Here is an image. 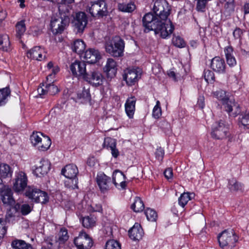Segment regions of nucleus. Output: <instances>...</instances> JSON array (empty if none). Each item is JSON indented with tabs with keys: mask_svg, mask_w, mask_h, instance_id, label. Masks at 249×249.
I'll return each mask as SVG.
<instances>
[{
	"mask_svg": "<svg viewBox=\"0 0 249 249\" xmlns=\"http://www.w3.org/2000/svg\"><path fill=\"white\" fill-rule=\"evenodd\" d=\"M143 24L144 27L149 30H154L157 34H160L163 38H166L169 36L173 32L168 31L163 21L161 19H158V16H155L151 13L146 14L142 18Z\"/></svg>",
	"mask_w": 249,
	"mask_h": 249,
	"instance_id": "nucleus-1",
	"label": "nucleus"
},
{
	"mask_svg": "<svg viewBox=\"0 0 249 249\" xmlns=\"http://www.w3.org/2000/svg\"><path fill=\"white\" fill-rule=\"evenodd\" d=\"M153 10L158 19H161V21L165 25H167V28H169L168 31L173 32L174 27L172 24L170 19L168 18L170 15L171 7L168 3L165 0H156L153 7Z\"/></svg>",
	"mask_w": 249,
	"mask_h": 249,
	"instance_id": "nucleus-2",
	"label": "nucleus"
},
{
	"mask_svg": "<svg viewBox=\"0 0 249 249\" xmlns=\"http://www.w3.org/2000/svg\"><path fill=\"white\" fill-rule=\"evenodd\" d=\"M213 94L214 97L222 102L225 111L230 116L235 117L240 114L241 109L239 105L234 100H230L225 91L220 89L213 92Z\"/></svg>",
	"mask_w": 249,
	"mask_h": 249,
	"instance_id": "nucleus-3",
	"label": "nucleus"
},
{
	"mask_svg": "<svg viewBox=\"0 0 249 249\" xmlns=\"http://www.w3.org/2000/svg\"><path fill=\"white\" fill-rule=\"evenodd\" d=\"M125 42L119 36H115L105 42L106 52L114 57H120L124 55Z\"/></svg>",
	"mask_w": 249,
	"mask_h": 249,
	"instance_id": "nucleus-4",
	"label": "nucleus"
},
{
	"mask_svg": "<svg viewBox=\"0 0 249 249\" xmlns=\"http://www.w3.org/2000/svg\"><path fill=\"white\" fill-rule=\"evenodd\" d=\"M58 5V10L61 16L53 17L50 24L51 31L55 35L61 34L69 25L70 22L69 15L65 12L62 16L63 7H65V5L61 4Z\"/></svg>",
	"mask_w": 249,
	"mask_h": 249,
	"instance_id": "nucleus-5",
	"label": "nucleus"
},
{
	"mask_svg": "<svg viewBox=\"0 0 249 249\" xmlns=\"http://www.w3.org/2000/svg\"><path fill=\"white\" fill-rule=\"evenodd\" d=\"M86 11L91 17L96 18H102L108 14L107 3L104 0L90 1L87 6Z\"/></svg>",
	"mask_w": 249,
	"mask_h": 249,
	"instance_id": "nucleus-6",
	"label": "nucleus"
},
{
	"mask_svg": "<svg viewBox=\"0 0 249 249\" xmlns=\"http://www.w3.org/2000/svg\"><path fill=\"white\" fill-rule=\"evenodd\" d=\"M238 237L233 230H225L218 236L220 246L223 249H232L235 246Z\"/></svg>",
	"mask_w": 249,
	"mask_h": 249,
	"instance_id": "nucleus-7",
	"label": "nucleus"
},
{
	"mask_svg": "<svg viewBox=\"0 0 249 249\" xmlns=\"http://www.w3.org/2000/svg\"><path fill=\"white\" fill-rule=\"evenodd\" d=\"M25 195L36 203L45 204L49 201V196L45 192L32 186L27 187Z\"/></svg>",
	"mask_w": 249,
	"mask_h": 249,
	"instance_id": "nucleus-8",
	"label": "nucleus"
},
{
	"mask_svg": "<svg viewBox=\"0 0 249 249\" xmlns=\"http://www.w3.org/2000/svg\"><path fill=\"white\" fill-rule=\"evenodd\" d=\"M28 177L22 171L15 173V178L13 180V189L18 194H23L25 188L28 187Z\"/></svg>",
	"mask_w": 249,
	"mask_h": 249,
	"instance_id": "nucleus-9",
	"label": "nucleus"
},
{
	"mask_svg": "<svg viewBox=\"0 0 249 249\" xmlns=\"http://www.w3.org/2000/svg\"><path fill=\"white\" fill-rule=\"evenodd\" d=\"M88 17L87 15L83 12H79L76 14L72 21L74 30L78 34H82L88 24Z\"/></svg>",
	"mask_w": 249,
	"mask_h": 249,
	"instance_id": "nucleus-10",
	"label": "nucleus"
},
{
	"mask_svg": "<svg viewBox=\"0 0 249 249\" xmlns=\"http://www.w3.org/2000/svg\"><path fill=\"white\" fill-rule=\"evenodd\" d=\"M83 79L94 87L102 85L104 80V77L102 73L97 70H93L88 72H87Z\"/></svg>",
	"mask_w": 249,
	"mask_h": 249,
	"instance_id": "nucleus-11",
	"label": "nucleus"
},
{
	"mask_svg": "<svg viewBox=\"0 0 249 249\" xmlns=\"http://www.w3.org/2000/svg\"><path fill=\"white\" fill-rule=\"evenodd\" d=\"M228 130V127L223 121L216 122L212 126V137L218 140L226 138Z\"/></svg>",
	"mask_w": 249,
	"mask_h": 249,
	"instance_id": "nucleus-12",
	"label": "nucleus"
},
{
	"mask_svg": "<svg viewBox=\"0 0 249 249\" xmlns=\"http://www.w3.org/2000/svg\"><path fill=\"white\" fill-rule=\"evenodd\" d=\"M74 243L77 249H90L93 245L92 239L85 232L80 233L75 238Z\"/></svg>",
	"mask_w": 249,
	"mask_h": 249,
	"instance_id": "nucleus-13",
	"label": "nucleus"
},
{
	"mask_svg": "<svg viewBox=\"0 0 249 249\" xmlns=\"http://www.w3.org/2000/svg\"><path fill=\"white\" fill-rule=\"evenodd\" d=\"M141 72L139 69H126L123 75V79L128 86L134 85L141 78Z\"/></svg>",
	"mask_w": 249,
	"mask_h": 249,
	"instance_id": "nucleus-14",
	"label": "nucleus"
},
{
	"mask_svg": "<svg viewBox=\"0 0 249 249\" xmlns=\"http://www.w3.org/2000/svg\"><path fill=\"white\" fill-rule=\"evenodd\" d=\"M96 181L101 191L104 193L110 189L112 184L110 178L103 173L97 175Z\"/></svg>",
	"mask_w": 249,
	"mask_h": 249,
	"instance_id": "nucleus-15",
	"label": "nucleus"
},
{
	"mask_svg": "<svg viewBox=\"0 0 249 249\" xmlns=\"http://www.w3.org/2000/svg\"><path fill=\"white\" fill-rule=\"evenodd\" d=\"M226 63L224 59L219 56L213 57L211 61L210 67L215 72L223 74L226 72Z\"/></svg>",
	"mask_w": 249,
	"mask_h": 249,
	"instance_id": "nucleus-16",
	"label": "nucleus"
},
{
	"mask_svg": "<svg viewBox=\"0 0 249 249\" xmlns=\"http://www.w3.org/2000/svg\"><path fill=\"white\" fill-rule=\"evenodd\" d=\"M70 69L73 75L84 78L86 73V64L84 61H76L70 66Z\"/></svg>",
	"mask_w": 249,
	"mask_h": 249,
	"instance_id": "nucleus-17",
	"label": "nucleus"
},
{
	"mask_svg": "<svg viewBox=\"0 0 249 249\" xmlns=\"http://www.w3.org/2000/svg\"><path fill=\"white\" fill-rule=\"evenodd\" d=\"M51 169V163L46 159H41L34 170V173L36 176L40 177L46 175Z\"/></svg>",
	"mask_w": 249,
	"mask_h": 249,
	"instance_id": "nucleus-18",
	"label": "nucleus"
},
{
	"mask_svg": "<svg viewBox=\"0 0 249 249\" xmlns=\"http://www.w3.org/2000/svg\"><path fill=\"white\" fill-rule=\"evenodd\" d=\"M117 65L116 62L111 58L107 59L106 64L104 67V71L108 78L112 79L116 74Z\"/></svg>",
	"mask_w": 249,
	"mask_h": 249,
	"instance_id": "nucleus-19",
	"label": "nucleus"
},
{
	"mask_svg": "<svg viewBox=\"0 0 249 249\" xmlns=\"http://www.w3.org/2000/svg\"><path fill=\"white\" fill-rule=\"evenodd\" d=\"M0 195L1 199L4 204L12 206L15 203L13 197V192L11 189L8 186H4L3 189L0 191Z\"/></svg>",
	"mask_w": 249,
	"mask_h": 249,
	"instance_id": "nucleus-20",
	"label": "nucleus"
},
{
	"mask_svg": "<svg viewBox=\"0 0 249 249\" xmlns=\"http://www.w3.org/2000/svg\"><path fill=\"white\" fill-rule=\"evenodd\" d=\"M126 177L123 172L115 170L112 175V181L116 187L119 189H125L126 183L125 181Z\"/></svg>",
	"mask_w": 249,
	"mask_h": 249,
	"instance_id": "nucleus-21",
	"label": "nucleus"
},
{
	"mask_svg": "<svg viewBox=\"0 0 249 249\" xmlns=\"http://www.w3.org/2000/svg\"><path fill=\"white\" fill-rule=\"evenodd\" d=\"M27 56L31 59L41 61L45 58L46 54L43 48L36 46L27 52Z\"/></svg>",
	"mask_w": 249,
	"mask_h": 249,
	"instance_id": "nucleus-22",
	"label": "nucleus"
},
{
	"mask_svg": "<svg viewBox=\"0 0 249 249\" xmlns=\"http://www.w3.org/2000/svg\"><path fill=\"white\" fill-rule=\"evenodd\" d=\"M84 58L89 63H95L101 58V55L97 50L90 48L84 53Z\"/></svg>",
	"mask_w": 249,
	"mask_h": 249,
	"instance_id": "nucleus-23",
	"label": "nucleus"
},
{
	"mask_svg": "<svg viewBox=\"0 0 249 249\" xmlns=\"http://www.w3.org/2000/svg\"><path fill=\"white\" fill-rule=\"evenodd\" d=\"M61 174L66 178H73L77 177L78 170L77 166L73 164L67 165L61 170Z\"/></svg>",
	"mask_w": 249,
	"mask_h": 249,
	"instance_id": "nucleus-24",
	"label": "nucleus"
},
{
	"mask_svg": "<svg viewBox=\"0 0 249 249\" xmlns=\"http://www.w3.org/2000/svg\"><path fill=\"white\" fill-rule=\"evenodd\" d=\"M128 232L130 238L133 240H139L143 235V230L138 223H135Z\"/></svg>",
	"mask_w": 249,
	"mask_h": 249,
	"instance_id": "nucleus-25",
	"label": "nucleus"
},
{
	"mask_svg": "<svg viewBox=\"0 0 249 249\" xmlns=\"http://www.w3.org/2000/svg\"><path fill=\"white\" fill-rule=\"evenodd\" d=\"M136 99L135 97L132 96L126 100L125 103V111L127 116L130 119L133 118L135 111V104Z\"/></svg>",
	"mask_w": 249,
	"mask_h": 249,
	"instance_id": "nucleus-26",
	"label": "nucleus"
},
{
	"mask_svg": "<svg viewBox=\"0 0 249 249\" xmlns=\"http://www.w3.org/2000/svg\"><path fill=\"white\" fill-rule=\"evenodd\" d=\"M58 91V89L57 86H55L53 83L47 84L44 88L40 87L37 89V92L39 95H44L46 94L53 95L56 94Z\"/></svg>",
	"mask_w": 249,
	"mask_h": 249,
	"instance_id": "nucleus-27",
	"label": "nucleus"
},
{
	"mask_svg": "<svg viewBox=\"0 0 249 249\" xmlns=\"http://www.w3.org/2000/svg\"><path fill=\"white\" fill-rule=\"evenodd\" d=\"M228 188L231 192H243L244 191V185L240 182L237 181L235 178H232L228 180Z\"/></svg>",
	"mask_w": 249,
	"mask_h": 249,
	"instance_id": "nucleus-28",
	"label": "nucleus"
},
{
	"mask_svg": "<svg viewBox=\"0 0 249 249\" xmlns=\"http://www.w3.org/2000/svg\"><path fill=\"white\" fill-rule=\"evenodd\" d=\"M136 5L132 1L128 2H123L118 4V9L123 12L131 13L136 9Z\"/></svg>",
	"mask_w": 249,
	"mask_h": 249,
	"instance_id": "nucleus-29",
	"label": "nucleus"
},
{
	"mask_svg": "<svg viewBox=\"0 0 249 249\" xmlns=\"http://www.w3.org/2000/svg\"><path fill=\"white\" fill-rule=\"evenodd\" d=\"M13 249H31V244L27 243L24 240L15 239L11 243Z\"/></svg>",
	"mask_w": 249,
	"mask_h": 249,
	"instance_id": "nucleus-30",
	"label": "nucleus"
},
{
	"mask_svg": "<svg viewBox=\"0 0 249 249\" xmlns=\"http://www.w3.org/2000/svg\"><path fill=\"white\" fill-rule=\"evenodd\" d=\"M86 48V44L81 39H76L72 43L71 49L73 52L80 54L84 52Z\"/></svg>",
	"mask_w": 249,
	"mask_h": 249,
	"instance_id": "nucleus-31",
	"label": "nucleus"
},
{
	"mask_svg": "<svg viewBox=\"0 0 249 249\" xmlns=\"http://www.w3.org/2000/svg\"><path fill=\"white\" fill-rule=\"evenodd\" d=\"M194 195L189 192L183 193L178 198V203L179 206L184 208L189 200H191Z\"/></svg>",
	"mask_w": 249,
	"mask_h": 249,
	"instance_id": "nucleus-32",
	"label": "nucleus"
},
{
	"mask_svg": "<svg viewBox=\"0 0 249 249\" xmlns=\"http://www.w3.org/2000/svg\"><path fill=\"white\" fill-rule=\"evenodd\" d=\"M12 174L13 170L9 165L6 163L0 164V176L1 178L11 177Z\"/></svg>",
	"mask_w": 249,
	"mask_h": 249,
	"instance_id": "nucleus-33",
	"label": "nucleus"
},
{
	"mask_svg": "<svg viewBox=\"0 0 249 249\" xmlns=\"http://www.w3.org/2000/svg\"><path fill=\"white\" fill-rule=\"evenodd\" d=\"M51 145V140L49 137L45 136L42 138L38 145L36 147L39 151H45L48 150Z\"/></svg>",
	"mask_w": 249,
	"mask_h": 249,
	"instance_id": "nucleus-34",
	"label": "nucleus"
},
{
	"mask_svg": "<svg viewBox=\"0 0 249 249\" xmlns=\"http://www.w3.org/2000/svg\"><path fill=\"white\" fill-rule=\"evenodd\" d=\"M11 90L9 88L6 87L0 89V106H4L7 102Z\"/></svg>",
	"mask_w": 249,
	"mask_h": 249,
	"instance_id": "nucleus-35",
	"label": "nucleus"
},
{
	"mask_svg": "<svg viewBox=\"0 0 249 249\" xmlns=\"http://www.w3.org/2000/svg\"><path fill=\"white\" fill-rule=\"evenodd\" d=\"M45 136L39 132H33L30 137V140L33 146L36 147L40 142L41 141L42 138Z\"/></svg>",
	"mask_w": 249,
	"mask_h": 249,
	"instance_id": "nucleus-36",
	"label": "nucleus"
},
{
	"mask_svg": "<svg viewBox=\"0 0 249 249\" xmlns=\"http://www.w3.org/2000/svg\"><path fill=\"white\" fill-rule=\"evenodd\" d=\"M131 208L135 212L139 213L143 210L144 205L143 201L139 197H136Z\"/></svg>",
	"mask_w": 249,
	"mask_h": 249,
	"instance_id": "nucleus-37",
	"label": "nucleus"
},
{
	"mask_svg": "<svg viewBox=\"0 0 249 249\" xmlns=\"http://www.w3.org/2000/svg\"><path fill=\"white\" fill-rule=\"evenodd\" d=\"M10 42L9 37L7 35L0 36V49L4 51H8L10 50Z\"/></svg>",
	"mask_w": 249,
	"mask_h": 249,
	"instance_id": "nucleus-38",
	"label": "nucleus"
},
{
	"mask_svg": "<svg viewBox=\"0 0 249 249\" xmlns=\"http://www.w3.org/2000/svg\"><path fill=\"white\" fill-rule=\"evenodd\" d=\"M238 124L241 128L249 129V112L239 117Z\"/></svg>",
	"mask_w": 249,
	"mask_h": 249,
	"instance_id": "nucleus-39",
	"label": "nucleus"
},
{
	"mask_svg": "<svg viewBox=\"0 0 249 249\" xmlns=\"http://www.w3.org/2000/svg\"><path fill=\"white\" fill-rule=\"evenodd\" d=\"M69 238L68 230L65 228H62L60 229L57 234V242L59 244H64Z\"/></svg>",
	"mask_w": 249,
	"mask_h": 249,
	"instance_id": "nucleus-40",
	"label": "nucleus"
},
{
	"mask_svg": "<svg viewBox=\"0 0 249 249\" xmlns=\"http://www.w3.org/2000/svg\"><path fill=\"white\" fill-rule=\"evenodd\" d=\"M83 227L86 228H90L95 226V218L91 216H87L83 217L82 219Z\"/></svg>",
	"mask_w": 249,
	"mask_h": 249,
	"instance_id": "nucleus-41",
	"label": "nucleus"
},
{
	"mask_svg": "<svg viewBox=\"0 0 249 249\" xmlns=\"http://www.w3.org/2000/svg\"><path fill=\"white\" fill-rule=\"evenodd\" d=\"M17 37L20 38L23 36L26 30L25 20H21L16 24Z\"/></svg>",
	"mask_w": 249,
	"mask_h": 249,
	"instance_id": "nucleus-42",
	"label": "nucleus"
},
{
	"mask_svg": "<svg viewBox=\"0 0 249 249\" xmlns=\"http://www.w3.org/2000/svg\"><path fill=\"white\" fill-rule=\"evenodd\" d=\"M144 213L148 221H155L158 217L156 212L150 208H147L145 211Z\"/></svg>",
	"mask_w": 249,
	"mask_h": 249,
	"instance_id": "nucleus-43",
	"label": "nucleus"
},
{
	"mask_svg": "<svg viewBox=\"0 0 249 249\" xmlns=\"http://www.w3.org/2000/svg\"><path fill=\"white\" fill-rule=\"evenodd\" d=\"M78 178L77 177L73 178H67V179L65 181V185L66 187L74 189L78 188Z\"/></svg>",
	"mask_w": 249,
	"mask_h": 249,
	"instance_id": "nucleus-44",
	"label": "nucleus"
},
{
	"mask_svg": "<svg viewBox=\"0 0 249 249\" xmlns=\"http://www.w3.org/2000/svg\"><path fill=\"white\" fill-rule=\"evenodd\" d=\"M203 76L205 81L208 83H213L215 81L214 73L209 70H205L203 72Z\"/></svg>",
	"mask_w": 249,
	"mask_h": 249,
	"instance_id": "nucleus-45",
	"label": "nucleus"
},
{
	"mask_svg": "<svg viewBox=\"0 0 249 249\" xmlns=\"http://www.w3.org/2000/svg\"><path fill=\"white\" fill-rule=\"evenodd\" d=\"M103 146L104 147L107 149H111L116 146V140L112 139L110 137H107L104 139L103 143Z\"/></svg>",
	"mask_w": 249,
	"mask_h": 249,
	"instance_id": "nucleus-46",
	"label": "nucleus"
},
{
	"mask_svg": "<svg viewBox=\"0 0 249 249\" xmlns=\"http://www.w3.org/2000/svg\"><path fill=\"white\" fill-rule=\"evenodd\" d=\"M172 42L175 46L178 48H183L186 45L183 38L179 36H174L172 38Z\"/></svg>",
	"mask_w": 249,
	"mask_h": 249,
	"instance_id": "nucleus-47",
	"label": "nucleus"
},
{
	"mask_svg": "<svg viewBox=\"0 0 249 249\" xmlns=\"http://www.w3.org/2000/svg\"><path fill=\"white\" fill-rule=\"evenodd\" d=\"M152 116L155 119H159L161 116V109L159 101L156 102L152 111Z\"/></svg>",
	"mask_w": 249,
	"mask_h": 249,
	"instance_id": "nucleus-48",
	"label": "nucleus"
},
{
	"mask_svg": "<svg viewBox=\"0 0 249 249\" xmlns=\"http://www.w3.org/2000/svg\"><path fill=\"white\" fill-rule=\"evenodd\" d=\"M106 249H121L120 244L116 241L111 240L106 244Z\"/></svg>",
	"mask_w": 249,
	"mask_h": 249,
	"instance_id": "nucleus-49",
	"label": "nucleus"
},
{
	"mask_svg": "<svg viewBox=\"0 0 249 249\" xmlns=\"http://www.w3.org/2000/svg\"><path fill=\"white\" fill-rule=\"evenodd\" d=\"M15 212H14L11 208L7 211L6 216H5V222H13L15 219L16 217Z\"/></svg>",
	"mask_w": 249,
	"mask_h": 249,
	"instance_id": "nucleus-50",
	"label": "nucleus"
},
{
	"mask_svg": "<svg viewBox=\"0 0 249 249\" xmlns=\"http://www.w3.org/2000/svg\"><path fill=\"white\" fill-rule=\"evenodd\" d=\"M4 221L0 218V239L4 236L7 231V228L5 226Z\"/></svg>",
	"mask_w": 249,
	"mask_h": 249,
	"instance_id": "nucleus-51",
	"label": "nucleus"
},
{
	"mask_svg": "<svg viewBox=\"0 0 249 249\" xmlns=\"http://www.w3.org/2000/svg\"><path fill=\"white\" fill-rule=\"evenodd\" d=\"M243 31L239 28H236L233 32V36L236 39H240L243 34Z\"/></svg>",
	"mask_w": 249,
	"mask_h": 249,
	"instance_id": "nucleus-52",
	"label": "nucleus"
},
{
	"mask_svg": "<svg viewBox=\"0 0 249 249\" xmlns=\"http://www.w3.org/2000/svg\"><path fill=\"white\" fill-rule=\"evenodd\" d=\"M79 97L80 98H83L86 101H89L90 99L89 91L88 89L83 90L82 93L79 94Z\"/></svg>",
	"mask_w": 249,
	"mask_h": 249,
	"instance_id": "nucleus-53",
	"label": "nucleus"
},
{
	"mask_svg": "<svg viewBox=\"0 0 249 249\" xmlns=\"http://www.w3.org/2000/svg\"><path fill=\"white\" fill-rule=\"evenodd\" d=\"M225 8L228 12H232L234 10V4L233 0H229L225 5Z\"/></svg>",
	"mask_w": 249,
	"mask_h": 249,
	"instance_id": "nucleus-54",
	"label": "nucleus"
},
{
	"mask_svg": "<svg viewBox=\"0 0 249 249\" xmlns=\"http://www.w3.org/2000/svg\"><path fill=\"white\" fill-rule=\"evenodd\" d=\"M31 211V208L28 204H23L21 206V213L22 215H26Z\"/></svg>",
	"mask_w": 249,
	"mask_h": 249,
	"instance_id": "nucleus-55",
	"label": "nucleus"
},
{
	"mask_svg": "<svg viewBox=\"0 0 249 249\" xmlns=\"http://www.w3.org/2000/svg\"><path fill=\"white\" fill-rule=\"evenodd\" d=\"M155 155L156 158L158 160H162L164 155V150L161 147L157 148L155 153Z\"/></svg>",
	"mask_w": 249,
	"mask_h": 249,
	"instance_id": "nucleus-56",
	"label": "nucleus"
},
{
	"mask_svg": "<svg viewBox=\"0 0 249 249\" xmlns=\"http://www.w3.org/2000/svg\"><path fill=\"white\" fill-rule=\"evenodd\" d=\"M59 68L57 66H54V68L50 71L51 73L48 75L47 77V81H49V79H52L54 77L55 75L59 71Z\"/></svg>",
	"mask_w": 249,
	"mask_h": 249,
	"instance_id": "nucleus-57",
	"label": "nucleus"
},
{
	"mask_svg": "<svg viewBox=\"0 0 249 249\" xmlns=\"http://www.w3.org/2000/svg\"><path fill=\"white\" fill-rule=\"evenodd\" d=\"M227 63L230 67H233L236 65V60L233 55L226 57Z\"/></svg>",
	"mask_w": 249,
	"mask_h": 249,
	"instance_id": "nucleus-58",
	"label": "nucleus"
},
{
	"mask_svg": "<svg viewBox=\"0 0 249 249\" xmlns=\"http://www.w3.org/2000/svg\"><path fill=\"white\" fill-rule=\"evenodd\" d=\"M196 106L200 108H203L205 107L204 97L203 96H199L198 98Z\"/></svg>",
	"mask_w": 249,
	"mask_h": 249,
	"instance_id": "nucleus-59",
	"label": "nucleus"
},
{
	"mask_svg": "<svg viewBox=\"0 0 249 249\" xmlns=\"http://www.w3.org/2000/svg\"><path fill=\"white\" fill-rule=\"evenodd\" d=\"M74 0H56V2L58 4V5L61 4L65 5V7H66V4L72 3L74 2ZM66 9L68 12V9L67 7H66Z\"/></svg>",
	"mask_w": 249,
	"mask_h": 249,
	"instance_id": "nucleus-60",
	"label": "nucleus"
},
{
	"mask_svg": "<svg viewBox=\"0 0 249 249\" xmlns=\"http://www.w3.org/2000/svg\"><path fill=\"white\" fill-rule=\"evenodd\" d=\"M233 48L231 46H227L224 49L226 58L233 55Z\"/></svg>",
	"mask_w": 249,
	"mask_h": 249,
	"instance_id": "nucleus-61",
	"label": "nucleus"
},
{
	"mask_svg": "<svg viewBox=\"0 0 249 249\" xmlns=\"http://www.w3.org/2000/svg\"><path fill=\"white\" fill-rule=\"evenodd\" d=\"M164 174L165 177L167 179H169L172 178V177H173L172 169L170 168L166 169L164 172Z\"/></svg>",
	"mask_w": 249,
	"mask_h": 249,
	"instance_id": "nucleus-62",
	"label": "nucleus"
},
{
	"mask_svg": "<svg viewBox=\"0 0 249 249\" xmlns=\"http://www.w3.org/2000/svg\"><path fill=\"white\" fill-rule=\"evenodd\" d=\"M10 208L14 212H15L16 213L19 210V209H21L20 205L19 203L14 204Z\"/></svg>",
	"mask_w": 249,
	"mask_h": 249,
	"instance_id": "nucleus-63",
	"label": "nucleus"
},
{
	"mask_svg": "<svg viewBox=\"0 0 249 249\" xmlns=\"http://www.w3.org/2000/svg\"><path fill=\"white\" fill-rule=\"evenodd\" d=\"M110 150L111 151V154L112 156L114 158H117L119 155V151L116 149V147L110 149Z\"/></svg>",
	"mask_w": 249,
	"mask_h": 249,
	"instance_id": "nucleus-64",
	"label": "nucleus"
}]
</instances>
